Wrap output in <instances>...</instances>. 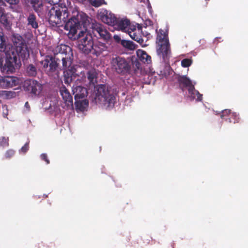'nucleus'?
<instances>
[{
    "mask_svg": "<svg viewBox=\"0 0 248 248\" xmlns=\"http://www.w3.org/2000/svg\"><path fill=\"white\" fill-rule=\"evenodd\" d=\"M48 22L53 27H62L68 31L67 35L70 39L76 38V33L81 26L85 31L91 23V18L85 13L78 10L76 7L72 9L71 17L67 21L68 13L66 7H52L49 11Z\"/></svg>",
    "mask_w": 248,
    "mask_h": 248,
    "instance_id": "obj_1",
    "label": "nucleus"
},
{
    "mask_svg": "<svg viewBox=\"0 0 248 248\" xmlns=\"http://www.w3.org/2000/svg\"><path fill=\"white\" fill-rule=\"evenodd\" d=\"M54 56H46L44 61L41 62L43 68L48 75L57 71L59 62L62 61L63 72L64 81L65 84L70 83L78 74L77 68L78 66L72 65L73 54L71 48L67 45L61 44L54 49Z\"/></svg>",
    "mask_w": 248,
    "mask_h": 248,
    "instance_id": "obj_2",
    "label": "nucleus"
},
{
    "mask_svg": "<svg viewBox=\"0 0 248 248\" xmlns=\"http://www.w3.org/2000/svg\"><path fill=\"white\" fill-rule=\"evenodd\" d=\"M12 40L15 47L6 42L3 33L0 32V51L4 52L5 55V66L8 70L13 71L18 66V57L23 60L29 57V51L25 40L19 34H14Z\"/></svg>",
    "mask_w": 248,
    "mask_h": 248,
    "instance_id": "obj_3",
    "label": "nucleus"
},
{
    "mask_svg": "<svg viewBox=\"0 0 248 248\" xmlns=\"http://www.w3.org/2000/svg\"><path fill=\"white\" fill-rule=\"evenodd\" d=\"M95 96L93 100L95 103L100 104L106 108H112L116 97L108 86L105 84H99L95 87Z\"/></svg>",
    "mask_w": 248,
    "mask_h": 248,
    "instance_id": "obj_4",
    "label": "nucleus"
},
{
    "mask_svg": "<svg viewBox=\"0 0 248 248\" xmlns=\"http://www.w3.org/2000/svg\"><path fill=\"white\" fill-rule=\"evenodd\" d=\"M156 53L164 62L167 63L169 61L171 53L168 31L167 30L164 31L160 29L158 31L156 30Z\"/></svg>",
    "mask_w": 248,
    "mask_h": 248,
    "instance_id": "obj_5",
    "label": "nucleus"
},
{
    "mask_svg": "<svg viewBox=\"0 0 248 248\" xmlns=\"http://www.w3.org/2000/svg\"><path fill=\"white\" fill-rule=\"evenodd\" d=\"M110 64L111 69L117 74L125 75L130 72L131 62L123 57L113 56L110 60Z\"/></svg>",
    "mask_w": 248,
    "mask_h": 248,
    "instance_id": "obj_6",
    "label": "nucleus"
},
{
    "mask_svg": "<svg viewBox=\"0 0 248 248\" xmlns=\"http://www.w3.org/2000/svg\"><path fill=\"white\" fill-rule=\"evenodd\" d=\"M76 35V38L75 39H78L81 36L83 37L78 45L79 49L86 54L92 52L94 45L92 35L83 31H80L78 34L77 32Z\"/></svg>",
    "mask_w": 248,
    "mask_h": 248,
    "instance_id": "obj_7",
    "label": "nucleus"
},
{
    "mask_svg": "<svg viewBox=\"0 0 248 248\" xmlns=\"http://www.w3.org/2000/svg\"><path fill=\"white\" fill-rule=\"evenodd\" d=\"M91 28L95 37L107 41L111 39L110 33L103 25L98 22L92 23Z\"/></svg>",
    "mask_w": 248,
    "mask_h": 248,
    "instance_id": "obj_8",
    "label": "nucleus"
},
{
    "mask_svg": "<svg viewBox=\"0 0 248 248\" xmlns=\"http://www.w3.org/2000/svg\"><path fill=\"white\" fill-rule=\"evenodd\" d=\"M97 18L103 23L109 26H115L117 17L110 11L105 9H100L97 14Z\"/></svg>",
    "mask_w": 248,
    "mask_h": 248,
    "instance_id": "obj_9",
    "label": "nucleus"
},
{
    "mask_svg": "<svg viewBox=\"0 0 248 248\" xmlns=\"http://www.w3.org/2000/svg\"><path fill=\"white\" fill-rule=\"evenodd\" d=\"M23 87L26 91L35 96L39 95L42 90V84L34 79L25 80Z\"/></svg>",
    "mask_w": 248,
    "mask_h": 248,
    "instance_id": "obj_10",
    "label": "nucleus"
},
{
    "mask_svg": "<svg viewBox=\"0 0 248 248\" xmlns=\"http://www.w3.org/2000/svg\"><path fill=\"white\" fill-rule=\"evenodd\" d=\"M221 118L229 123H238L240 121L239 114L232 112L231 109H226L222 111Z\"/></svg>",
    "mask_w": 248,
    "mask_h": 248,
    "instance_id": "obj_11",
    "label": "nucleus"
},
{
    "mask_svg": "<svg viewBox=\"0 0 248 248\" xmlns=\"http://www.w3.org/2000/svg\"><path fill=\"white\" fill-rule=\"evenodd\" d=\"M19 80L16 77H0V88L7 89L12 88L18 84Z\"/></svg>",
    "mask_w": 248,
    "mask_h": 248,
    "instance_id": "obj_12",
    "label": "nucleus"
},
{
    "mask_svg": "<svg viewBox=\"0 0 248 248\" xmlns=\"http://www.w3.org/2000/svg\"><path fill=\"white\" fill-rule=\"evenodd\" d=\"M133 26L131 24L130 20L127 19L117 18L116 23H115V26H113L118 30L128 33Z\"/></svg>",
    "mask_w": 248,
    "mask_h": 248,
    "instance_id": "obj_13",
    "label": "nucleus"
},
{
    "mask_svg": "<svg viewBox=\"0 0 248 248\" xmlns=\"http://www.w3.org/2000/svg\"><path fill=\"white\" fill-rule=\"evenodd\" d=\"M177 80L179 87L182 91H184L186 89L188 92H190L194 89V85L192 84V81L186 76H179Z\"/></svg>",
    "mask_w": 248,
    "mask_h": 248,
    "instance_id": "obj_14",
    "label": "nucleus"
},
{
    "mask_svg": "<svg viewBox=\"0 0 248 248\" xmlns=\"http://www.w3.org/2000/svg\"><path fill=\"white\" fill-rule=\"evenodd\" d=\"M60 92L64 103L67 107H72L73 105V97L66 88L64 86H62L60 88Z\"/></svg>",
    "mask_w": 248,
    "mask_h": 248,
    "instance_id": "obj_15",
    "label": "nucleus"
},
{
    "mask_svg": "<svg viewBox=\"0 0 248 248\" xmlns=\"http://www.w3.org/2000/svg\"><path fill=\"white\" fill-rule=\"evenodd\" d=\"M73 94L74 95L75 100L84 98L87 95V89L81 86L74 85L72 87Z\"/></svg>",
    "mask_w": 248,
    "mask_h": 248,
    "instance_id": "obj_16",
    "label": "nucleus"
},
{
    "mask_svg": "<svg viewBox=\"0 0 248 248\" xmlns=\"http://www.w3.org/2000/svg\"><path fill=\"white\" fill-rule=\"evenodd\" d=\"M108 47L106 44L98 42L94 44L92 53L96 56H98L103 52L108 51Z\"/></svg>",
    "mask_w": 248,
    "mask_h": 248,
    "instance_id": "obj_17",
    "label": "nucleus"
},
{
    "mask_svg": "<svg viewBox=\"0 0 248 248\" xmlns=\"http://www.w3.org/2000/svg\"><path fill=\"white\" fill-rule=\"evenodd\" d=\"M0 23L7 30L11 28L12 23L9 19L8 15L3 8L0 7Z\"/></svg>",
    "mask_w": 248,
    "mask_h": 248,
    "instance_id": "obj_18",
    "label": "nucleus"
},
{
    "mask_svg": "<svg viewBox=\"0 0 248 248\" xmlns=\"http://www.w3.org/2000/svg\"><path fill=\"white\" fill-rule=\"evenodd\" d=\"M140 29L137 31L136 26H133L131 29L128 31V33L130 37L134 40L136 41L140 44H142L143 42V39L140 34Z\"/></svg>",
    "mask_w": 248,
    "mask_h": 248,
    "instance_id": "obj_19",
    "label": "nucleus"
},
{
    "mask_svg": "<svg viewBox=\"0 0 248 248\" xmlns=\"http://www.w3.org/2000/svg\"><path fill=\"white\" fill-rule=\"evenodd\" d=\"M137 56L142 62L149 63L151 62V57L144 51L139 49L137 51Z\"/></svg>",
    "mask_w": 248,
    "mask_h": 248,
    "instance_id": "obj_20",
    "label": "nucleus"
},
{
    "mask_svg": "<svg viewBox=\"0 0 248 248\" xmlns=\"http://www.w3.org/2000/svg\"><path fill=\"white\" fill-rule=\"evenodd\" d=\"M75 104L77 110L83 111L88 107L89 102L87 99H84L81 101L79 100V99H77V100H75Z\"/></svg>",
    "mask_w": 248,
    "mask_h": 248,
    "instance_id": "obj_21",
    "label": "nucleus"
},
{
    "mask_svg": "<svg viewBox=\"0 0 248 248\" xmlns=\"http://www.w3.org/2000/svg\"><path fill=\"white\" fill-rule=\"evenodd\" d=\"M28 25L32 28L36 29L38 27V22L37 17L33 14H30L27 18Z\"/></svg>",
    "mask_w": 248,
    "mask_h": 248,
    "instance_id": "obj_22",
    "label": "nucleus"
},
{
    "mask_svg": "<svg viewBox=\"0 0 248 248\" xmlns=\"http://www.w3.org/2000/svg\"><path fill=\"white\" fill-rule=\"evenodd\" d=\"M31 3L36 12L40 13L42 12L44 6L42 0H31Z\"/></svg>",
    "mask_w": 248,
    "mask_h": 248,
    "instance_id": "obj_23",
    "label": "nucleus"
},
{
    "mask_svg": "<svg viewBox=\"0 0 248 248\" xmlns=\"http://www.w3.org/2000/svg\"><path fill=\"white\" fill-rule=\"evenodd\" d=\"M16 93L15 92L8 91H0V97L4 99H10L16 97Z\"/></svg>",
    "mask_w": 248,
    "mask_h": 248,
    "instance_id": "obj_24",
    "label": "nucleus"
},
{
    "mask_svg": "<svg viewBox=\"0 0 248 248\" xmlns=\"http://www.w3.org/2000/svg\"><path fill=\"white\" fill-rule=\"evenodd\" d=\"M87 78L89 81L90 84H92L94 86L96 83L97 74L94 70L89 71L87 73Z\"/></svg>",
    "mask_w": 248,
    "mask_h": 248,
    "instance_id": "obj_25",
    "label": "nucleus"
},
{
    "mask_svg": "<svg viewBox=\"0 0 248 248\" xmlns=\"http://www.w3.org/2000/svg\"><path fill=\"white\" fill-rule=\"evenodd\" d=\"M27 74L30 77H35L37 75V71L36 67L32 64H29L26 69Z\"/></svg>",
    "mask_w": 248,
    "mask_h": 248,
    "instance_id": "obj_26",
    "label": "nucleus"
},
{
    "mask_svg": "<svg viewBox=\"0 0 248 248\" xmlns=\"http://www.w3.org/2000/svg\"><path fill=\"white\" fill-rule=\"evenodd\" d=\"M121 44L125 48L130 50H134L136 48L135 44L131 41L122 40Z\"/></svg>",
    "mask_w": 248,
    "mask_h": 248,
    "instance_id": "obj_27",
    "label": "nucleus"
},
{
    "mask_svg": "<svg viewBox=\"0 0 248 248\" xmlns=\"http://www.w3.org/2000/svg\"><path fill=\"white\" fill-rule=\"evenodd\" d=\"M88 2L93 6L98 7L103 4H107L105 0H88Z\"/></svg>",
    "mask_w": 248,
    "mask_h": 248,
    "instance_id": "obj_28",
    "label": "nucleus"
},
{
    "mask_svg": "<svg viewBox=\"0 0 248 248\" xmlns=\"http://www.w3.org/2000/svg\"><path fill=\"white\" fill-rule=\"evenodd\" d=\"M0 146L3 147H8L9 146V138L0 137Z\"/></svg>",
    "mask_w": 248,
    "mask_h": 248,
    "instance_id": "obj_29",
    "label": "nucleus"
},
{
    "mask_svg": "<svg viewBox=\"0 0 248 248\" xmlns=\"http://www.w3.org/2000/svg\"><path fill=\"white\" fill-rule=\"evenodd\" d=\"M192 60L189 59H184L181 61V65L183 67H188L192 64Z\"/></svg>",
    "mask_w": 248,
    "mask_h": 248,
    "instance_id": "obj_30",
    "label": "nucleus"
},
{
    "mask_svg": "<svg viewBox=\"0 0 248 248\" xmlns=\"http://www.w3.org/2000/svg\"><path fill=\"white\" fill-rule=\"evenodd\" d=\"M5 1L10 4L15 5L18 3L19 0H0V6L4 5Z\"/></svg>",
    "mask_w": 248,
    "mask_h": 248,
    "instance_id": "obj_31",
    "label": "nucleus"
},
{
    "mask_svg": "<svg viewBox=\"0 0 248 248\" xmlns=\"http://www.w3.org/2000/svg\"><path fill=\"white\" fill-rule=\"evenodd\" d=\"M15 154V151L13 149L8 150L4 155V157L6 159H10L13 157Z\"/></svg>",
    "mask_w": 248,
    "mask_h": 248,
    "instance_id": "obj_32",
    "label": "nucleus"
},
{
    "mask_svg": "<svg viewBox=\"0 0 248 248\" xmlns=\"http://www.w3.org/2000/svg\"><path fill=\"white\" fill-rule=\"evenodd\" d=\"M40 157L42 160L45 161L46 162V164H49L50 163V161L48 158L47 155L46 154H42L40 155Z\"/></svg>",
    "mask_w": 248,
    "mask_h": 248,
    "instance_id": "obj_33",
    "label": "nucleus"
},
{
    "mask_svg": "<svg viewBox=\"0 0 248 248\" xmlns=\"http://www.w3.org/2000/svg\"><path fill=\"white\" fill-rule=\"evenodd\" d=\"M29 149V142L26 143L21 148L20 151L23 153H26Z\"/></svg>",
    "mask_w": 248,
    "mask_h": 248,
    "instance_id": "obj_34",
    "label": "nucleus"
},
{
    "mask_svg": "<svg viewBox=\"0 0 248 248\" xmlns=\"http://www.w3.org/2000/svg\"><path fill=\"white\" fill-rule=\"evenodd\" d=\"M196 95V100L197 101H201L202 99V94H201L199 91L196 90V91H194Z\"/></svg>",
    "mask_w": 248,
    "mask_h": 248,
    "instance_id": "obj_35",
    "label": "nucleus"
},
{
    "mask_svg": "<svg viewBox=\"0 0 248 248\" xmlns=\"http://www.w3.org/2000/svg\"><path fill=\"white\" fill-rule=\"evenodd\" d=\"M194 91H196L195 87L194 86V89H192L190 92H188L190 97L192 99H196V95Z\"/></svg>",
    "mask_w": 248,
    "mask_h": 248,
    "instance_id": "obj_36",
    "label": "nucleus"
},
{
    "mask_svg": "<svg viewBox=\"0 0 248 248\" xmlns=\"http://www.w3.org/2000/svg\"><path fill=\"white\" fill-rule=\"evenodd\" d=\"M45 0L46 1H47L48 3L51 4H53V5L57 4L59 3L62 1V0Z\"/></svg>",
    "mask_w": 248,
    "mask_h": 248,
    "instance_id": "obj_37",
    "label": "nucleus"
},
{
    "mask_svg": "<svg viewBox=\"0 0 248 248\" xmlns=\"http://www.w3.org/2000/svg\"><path fill=\"white\" fill-rule=\"evenodd\" d=\"M3 108V115L4 117H6L8 115V109L6 105L2 106Z\"/></svg>",
    "mask_w": 248,
    "mask_h": 248,
    "instance_id": "obj_38",
    "label": "nucleus"
},
{
    "mask_svg": "<svg viewBox=\"0 0 248 248\" xmlns=\"http://www.w3.org/2000/svg\"><path fill=\"white\" fill-rule=\"evenodd\" d=\"M114 39H115V40L117 42V43H119L120 42V43L121 42V41L122 40L121 39V38L120 37H119L118 35H115L114 36Z\"/></svg>",
    "mask_w": 248,
    "mask_h": 248,
    "instance_id": "obj_39",
    "label": "nucleus"
},
{
    "mask_svg": "<svg viewBox=\"0 0 248 248\" xmlns=\"http://www.w3.org/2000/svg\"><path fill=\"white\" fill-rule=\"evenodd\" d=\"M25 107L27 108L28 110L30 109V106L28 103V102H26L25 104Z\"/></svg>",
    "mask_w": 248,
    "mask_h": 248,
    "instance_id": "obj_40",
    "label": "nucleus"
},
{
    "mask_svg": "<svg viewBox=\"0 0 248 248\" xmlns=\"http://www.w3.org/2000/svg\"><path fill=\"white\" fill-rule=\"evenodd\" d=\"M85 1H88V0H78V1L80 2H82V3H83L84 2H85Z\"/></svg>",
    "mask_w": 248,
    "mask_h": 248,
    "instance_id": "obj_41",
    "label": "nucleus"
},
{
    "mask_svg": "<svg viewBox=\"0 0 248 248\" xmlns=\"http://www.w3.org/2000/svg\"><path fill=\"white\" fill-rule=\"evenodd\" d=\"M139 65H140V63L139 62H137L136 63V66L138 68H139Z\"/></svg>",
    "mask_w": 248,
    "mask_h": 248,
    "instance_id": "obj_42",
    "label": "nucleus"
},
{
    "mask_svg": "<svg viewBox=\"0 0 248 248\" xmlns=\"http://www.w3.org/2000/svg\"><path fill=\"white\" fill-rule=\"evenodd\" d=\"M229 118H231L232 120H234V118L233 117H231V116L230 117H230H229Z\"/></svg>",
    "mask_w": 248,
    "mask_h": 248,
    "instance_id": "obj_43",
    "label": "nucleus"
}]
</instances>
